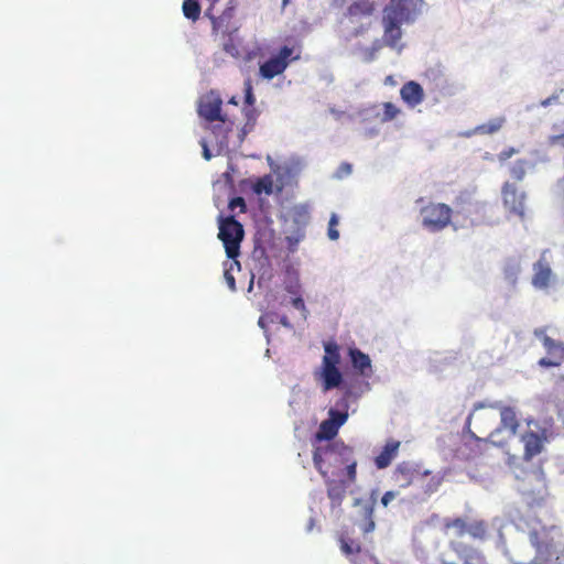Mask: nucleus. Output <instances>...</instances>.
I'll list each match as a JSON object with an SVG mask.
<instances>
[{
  "label": "nucleus",
  "mask_w": 564,
  "mask_h": 564,
  "mask_svg": "<svg viewBox=\"0 0 564 564\" xmlns=\"http://www.w3.org/2000/svg\"><path fill=\"white\" fill-rule=\"evenodd\" d=\"M313 463L323 478L329 477L330 474L335 475L334 469L345 466L348 484H354L357 479V460L354 448L340 440L333 441L326 446H315Z\"/></svg>",
  "instance_id": "obj_1"
},
{
  "label": "nucleus",
  "mask_w": 564,
  "mask_h": 564,
  "mask_svg": "<svg viewBox=\"0 0 564 564\" xmlns=\"http://www.w3.org/2000/svg\"><path fill=\"white\" fill-rule=\"evenodd\" d=\"M424 198L416 199L420 208L421 225L430 232H438L447 228L452 223L453 209L444 203L429 202L424 204Z\"/></svg>",
  "instance_id": "obj_2"
},
{
  "label": "nucleus",
  "mask_w": 564,
  "mask_h": 564,
  "mask_svg": "<svg viewBox=\"0 0 564 564\" xmlns=\"http://www.w3.org/2000/svg\"><path fill=\"white\" fill-rule=\"evenodd\" d=\"M324 351L322 367L316 376L322 379L324 391H328L339 388L343 383V375L338 368L340 362L339 346L335 341H327L324 344Z\"/></svg>",
  "instance_id": "obj_3"
},
{
  "label": "nucleus",
  "mask_w": 564,
  "mask_h": 564,
  "mask_svg": "<svg viewBox=\"0 0 564 564\" xmlns=\"http://www.w3.org/2000/svg\"><path fill=\"white\" fill-rule=\"evenodd\" d=\"M245 230L242 225L234 216L220 218L218 238L221 240L226 254L234 260V264L239 267L236 258L240 253V243L243 239Z\"/></svg>",
  "instance_id": "obj_4"
},
{
  "label": "nucleus",
  "mask_w": 564,
  "mask_h": 564,
  "mask_svg": "<svg viewBox=\"0 0 564 564\" xmlns=\"http://www.w3.org/2000/svg\"><path fill=\"white\" fill-rule=\"evenodd\" d=\"M351 390L349 388H346L343 400H341V406L344 408L343 411L336 410V409H329L328 411V419L324 420L315 433V441L322 442V441H333L335 436L338 434L339 427L344 425L348 419V400L351 398Z\"/></svg>",
  "instance_id": "obj_5"
},
{
  "label": "nucleus",
  "mask_w": 564,
  "mask_h": 564,
  "mask_svg": "<svg viewBox=\"0 0 564 564\" xmlns=\"http://www.w3.org/2000/svg\"><path fill=\"white\" fill-rule=\"evenodd\" d=\"M443 530L445 534L449 531L456 538H462L465 534L470 535L474 540L485 541L488 539L489 530L488 523L485 520H473L470 522L466 519L457 518H445L443 521Z\"/></svg>",
  "instance_id": "obj_6"
},
{
  "label": "nucleus",
  "mask_w": 564,
  "mask_h": 564,
  "mask_svg": "<svg viewBox=\"0 0 564 564\" xmlns=\"http://www.w3.org/2000/svg\"><path fill=\"white\" fill-rule=\"evenodd\" d=\"M488 408L498 410L500 414V424L498 427L492 430L489 435L488 440H490V443L498 447H503L507 442L502 441H496L495 437L502 431L507 430L509 431L511 436L517 435L518 430L520 427V421L518 417V411L514 406L511 405H505L501 402H494L489 403Z\"/></svg>",
  "instance_id": "obj_7"
},
{
  "label": "nucleus",
  "mask_w": 564,
  "mask_h": 564,
  "mask_svg": "<svg viewBox=\"0 0 564 564\" xmlns=\"http://www.w3.org/2000/svg\"><path fill=\"white\" fill-rule=\"evenodd\" d=\"M221 106L220 95L215 90H209L199 98L197 112L207 122L220 121L227 124L228 130H231L234 122L221 112Z\"/></svg>",
  "instance_id": "obj_8"
},
{
  "label": "nucleus",
  "mask_w": 564,
  "mask_h": 564,
  "mask_svg": "<svg viewBox=\"0 0 564 564\" xmlns=\"http://www.w3.org/2000/svg\"><path fill=\"white\" fill-rule=\"evenodd\" d=\"M293 52V47L286 45L282 46L276 55L270 57L268 61L260 65V76L270 80L275 76L283 74L288 68L290 61L292 59Z\"/></svg>",
  "instance_id": "obj_9"
},
{
  "label": "nucleus",
  "mask_w": 564,
  "mask_h": 564,
  "mask_svg": "<svg viewBox=\"0 0 564 564\" xmlns=\"http://www.w3.org/2000/svg\"><path fill=\"white\" fill-rule=\"evenodd\" d=\"M431 476V471L421 473L417 466L411 462L399 463L391 473V481L400 489L409 488L416 479Z\"/></svg>",
  "instance_id": "obj_10"
},
{
  "label": "nucleus",
  "mask_w": 564,
  "mask_h": 564,
  "mask_svg": "<svg viewBox=\"0 0 564 564\" xmlns=\"http://www.w3.org/2000/svg\"><path fill=\"white\" fill-rule=\"evenodd\" d=\"M327 489V497L329 499V517L334 520H339L343 514L341 505L346 498L347 480L324 478Z\"/></svg>",
  "instance_id": "obj_11"
},
{
  "label": "nucleus",
  "mask_w": 564,
  "mask_h": 564,
  "mask_svg": "<svg viewBox=\"0 0 564 564\" xmlns=\"http://www.w3.org/2000/svg\"><path fill=\"white\" fill-rule=\"evenodd\" d=\"M486 406H488V404H486L484 402H478L474 405V411L467 416L464 430L469 435L470 438H473L477 442L490 443V440H488V437L480 438L471 430L473 422L475 423L476 429L481 433L489 430L490 426L492 425V423L495 421V416L492 414L476 413V411H478L480 409H485Z\"/></svg>",
  "instance_id": "obj_12"
},
{
  "label": "nucleus",
  "mask_w": 564,
  "mask_h": 564,
  "mask_svg": "<svg viewBox=\"0 0 564 564\" xmlns=\"http://www.w3.org/2000/svg\"><path fill=\"white\" fill-rule=\"evenodd\" d=\"M520 441L523 444V460L530 462L542 453L544 444L547 441L546 430L541 429L540 432L531 430L525 431L521 434Z\"/></svg>",
  "instance_id": "obj_13"
},
{
  "label": "nucleus",
  "mask_w": 564,
  "mask_h": 564,
  "mask_svg": "<svg viewBox=\"0 0 564 564\" xmlns=\"http://www.w3.org/2000/svg\"><path fill=\"white\" fill-rule=\"evenodd\" d=\"M213 8H208L205 14L212 20L213 24V35L215 37L225 39L227 35H231L235 31L232 25L234 18V7H228L219 17H215L212 14Z\"/></svg>",
  "instance_id": "obj_14"
},
{
  "label": "nucleus",
  "mask_w": 564,
  "mask_h": 564,
  "mask_svg": "<svg viewBox=\"0 0 564 564\" xmlns=\"http://www.w3.org/2000/svg\"><path fill=\"white\" fill-rule=\"evenodd\" d=\"M554 280V274L550 263L545 260V252L533 264L532 285L538 290H546L551 286Z\"/></svg>",
  "instance_id": "obj_15"
},
{
  "label": "nucleus",
  "mask_w": 564,
  "mask_h": 564,
  "mask_svg": "<svg viewBox=\"0 0 564 564\" xmlns=\"http://www.w3.org/2000/svg\"><path fill=\"white\" fill-rule=\"evenodd\" d=\"M524 193L519 192L517 186L511 183H505L502 186V199L509 210L520 217L524 216Z\"/></svg>",
  "instance_id": "obj_16"
},
{
  "label": "nucleus",
  "mask_w": 564,
  "mask_h": 564,
  "mask_svg": "<svg viewBox=\"0 0 564 564\" xmlns=\"http://www.w3.org/2000/svg\"><path fill=\"white\" fill-rule=\"evenodd\" d=\"M404 21L399 19H392V15L384 13V34L382 40L383 44L390 46L391 48H401V46L398 44L402 37L401 24Z\"/></svg>",
  "instance_id": "obj_17"
},
{
  "label": "nucleus",
  "mask_w": 564,
  "mask_h": 564,
  "mask_svg": "<svg viewBox=\"0 0 564 564\" xmlns=\"http://www.w3.org/2000/svg\"><path fill=\"white\" fill-rule=\"evenodd\" d=\"M419 0H391L384 13L392 15V19L409 21L414 12Z\"/></svg>",
  "instance_id": "obj_18"
},
{
  "label": "nucleus",
  "mask_w": 564,
  "mask_h": 564,
  "mask_svg": "<svg viewBox=\"0 0 564 564\" xmlns=\"http://www.w3.org/2000/svg\"><path fill=\"white\" fill-rule=\"evenodd\" d=\"M401 442L390 438L386 442L380 453L373 458V463L378 469H384L391 465L398 456Z\"/></svg>",
  "instance_id": "obj_19"
},
{
  "label": "nucleus",
  "mask_w": 564,
  "mask_h": 564,
  "mask_svg": "<svg viewBox=\"0 0 564 564\" xmlns=\"http://www.w3.org/2000/svg\"><path fill=\"white\" fill-rule=\"evenodd\" d=\"M400 96L409 107L414 108L424 100L425 94L419 83L410 80L401 87Z\"/></svg>",
  "instance_id": "obj_20"
},
{
  "label": "nucleus",
  "mask_w": 564,
  "mask_h": 564,
  "mask_svg": "<svg viewBox=\"0 0 564 564\" xmlns=\"http://www.w3.org/2000/svg\"><path fill=\"white\" fill-rule=\"evenodd\" d=\"M375 11V3L370 0H352L348 6L346 17L356 22L361 18L370 17Z\"/></svg>",
  "instance_id": "obj_21"
},
{
  "label": "nucleus",
  "mask_w": 564,
  "mask_h": 564,
  "mask_svg": "<svg viewBox=\"0 0 564 564\" xmlns=\"http://www.w3.org/2000/svg\"><path fill=\"white\" fill-rule=\"evenodd\" d=\"M351 365L361 376L370 377L372 375L371 359L358 348H350L348 351Z\"/></svg>",
  "instance_id": "obj_22"
},
{
  "label": "nucleus",
  "mask_w": 564,
  "mask_h": 564,
  "mask_svg": "<svg viewBox=\"0 0 564 564\" xmlns=\"http://www.w3.org/2000/svg\"><path fill=\"white\" fill-rule=\"evenodd\" d=\"M356 506L361 507L362 518L365 523L360 525L364 533H369L375 530L376 523L373 520L375 502L365 501L362 499L355 500Z\"/></svg>",
  "instance_id": "obj_23"
},
{
  "label": "nucleus",
  "mask_w": 564,
  "mask_h": 564,
  "mask_svg": "<svg viewBox=\"0 0 564 564\" xmlns=\"http://www.w3.org/2000/svg\"><path fill=\"white\" fill-rule=\"evenodd\" d=\"M242 113L246 119V122L241 129L242 138H243L247 133L251 132L253 130V128L256 127V123H257V120L259 117V111L256 109L254 106H251V107L249 106V107H243Z\"/></svg>",
  "instance_id": "obj_24"
},
{
  "label": "nucleus",
  "mask_w": 564,
  "mask_h": 564,
  "mask_svg": "<svg viewBox=\"0 0 564 564\" xmlns=\"http://www.w3.org/2000/svg\"><path fill=\"white\" fill-rule=\"evenodd\" d=\"M339 547H340V551L346 555V556H350V555H354V554H358L360 553L361 551V545L359 542L341 534L339 536Z\"/></svg>",
  "instance_id": "obj_25"
},
{
  "label": "nucleus",
  "mask_w": 564,
  "mask_h": 564,
  "mask_svg": "<svg viewBox=\"0 0 564 564\" xmlns=\"http://www.w3.org/2000/svg\"><path fill=\"white\" fill-rule=\"evenodd\" d=\"M383 41L380 39L375 40L370 46L361 50V58L366 63H370L377 58L378 53L383 47Z\"/></svg>",
  "instance_id": "obj_26"
},
{
  "label": "nucleus",
  "mask_w": 564,
  "mask_h": 564,
  "mask_svg": "<svg viewBox=\"0 0 564 564\" xmlns=\"http://www.w3.org/2000/svg\"><path fill=\"white\" fill-rule=\"evenodd\" d=\"M185 18L197 21L200 15V6L197 0H184L182 6Z\"/></svg>",
  "instance_id": "obj_27"
},
{
  "label": "nucleus",
  "mask_w": 564,
  "mask_h": 564,
  "mask_svg": "<svg viewBox=\"0 0 564 564\" xmlns=\"http://www.w3.org/2000/svg\"><path fill=\"white\" fill-rule=\"evenodd\" d=\"M544 348L547 354L553 355L555 358L564 359V345L556 343L549 336H545L542 340Z\"/></svg>",
  "instance_id": "obj_28"
},
{
  "label": "nucleus",
  "mask_w": 564,
  "mask_h": 564,
  "mask_svg": "<svg viewBox=\"0 0 564 564\" xmlns=\"http://www.w3.org/2000/svg\"><path fill=\"white\" fill-rule=\"evenodd\" d=\"M505 121L506 120H505L503 117H497V118L490 119L486 123L480 124L477 128V130L480 133L492 134V133L499 131L502 128Z\"/></svg>",
  "instance_id": "obj_29"
},
{
  "label": "nucleus",
  "mask_w": 564,
  "mask_h": 564,
  "mask_svg": "<svg viewBox=\"0 0 564 564\" xmlns=\"http://www.w3.org/2000/svg\"><path fill=\"white\" fill-rule=\"evenodd\" d=\"M401 110L392 102H383L382 104V115L380 120L382 122H389L395 119L400 115Z\"/></svg>",
  "instance_id": "obj_30"
},
{
  "label": "nucleus",
  "mask_w": 564,
  "mask_h": 564,
  "mask_svg": "<svg viewBox=\"0 0 564 564\" xmlns=\"http://www.w3.org/2000/svg\"><path fill=\"white\" fill-rule=\"evenodd\" d=\"M253 191L257 194H261V193L271 194L272 193L271 178L269 176L259 178L253 186Z\"/></svg>",
  "instance_id": "obj_31"
},
{
  "label": "nucleus",
  "mask_w": 564,
  "mask_h": 564,
  "mask_svg": "<svg viewBox=\"0 0 564 564\" xmlns=\"http://www.w3.org/2000/svg\"><path fill=\"white\" fill-rule=\"evenodd\" d=\"M443 477L441 476H431L426 485L424 486V494L432 495L436 492L442 485Z\"/></svg>",
  "instance_id": "obj_32"
},
{
  "label": "nucleus",
  "mask_w": 564,
  "mask_h": 564,
  "mask_svg": "<svg viewBox=\"0 0 564 564\" xmlns=\"http://www.w3.org/2000/svg\"><path fill=\"white\" fill-rule=\"evenodd\" d=\"M338 217L336 214H332L328 221L327 236L330 240H337L339 238V231L337 230Z\"/></svg>",
  "instance_id": "obj_33"
},
{
  "label": "nucleus",
  "mask_w": 564,
  "mask_h": 564,
  "mask_svg": "<svg viewBox=\"0 0 564 564\" xmlns=\"http://www.w3.org/2000/svg\"><path fill=\"white\" fill-rule=\"evenodd\" d=\"M245 107H251L256 104V97L253 95V88L250 79L245 82Z\"/></svg>",
  "instance_id": "obj_34"
},
{
  "label": "nucleus",
  "mask_w": 564,
  "mask_h": 564,
  "mask_svg": "<svg viewBox=\"0 0 564 564\" xmlns=\"http://www.w3.org/2000/svg\"><path fill=\"white\" fill-rule=\"evenodd\" d=\"M226 37V41L223 43V50L234 57L238 56L239 51L234 40L231 39L230 35H227Z\"/></svg>",
  "instance_id": "obj_35"
},
{
  "label": "nucleus",
  "mask_w": 564,
  "mask_h": 564,
  "mask_svg": "<svg viewBox=\"0 0 564 564\" xmlns=\"http://www.w3.org/2000/svg\"><path fill=\"white\" fill-rule=\"evenodd\" d=\"M291 303L294 308L299 310L302 313L303 318L306 319L307 315H308V311L306 308V305H305L302 296L297 295V296L293 297Z\"/></svg>",
  "instance_id": "obj_36"
},
{
  "label": "nucleus",
  "mask_w": 564,
  "mask_h": 564,
  "mask_svg": "<svg viewBox=\"0 0 564 564\" xmlns=\"http://www.w3.org/2000/svg\"><path fill=\"white\" fill-rule=\"evenodd\" d=\"M525 174L524 170V161H518L513 167L511 169V175L518 180L521 181Z\"/></svg>",
  "instance_id": "obj_37"
},
{
  "label": "nucleus",
  "mask_w": 564,
  "mask_h": 564,
  "mask_svg": "<svg viewBox=\"0 0 564 564\" xmlns=\"http://www.w3.org/2000/svg\"><path fill=\"white\" fill-rule=\"evenodd\" d=\"M238 207L241 209V212H245V209H246L245 199L242 197H234L232 199H230V202L228 204V208L234 212Z\"/></svg>",
  "instance_id": "obj_38"
},
{
  "label": "nucleus",
  "mask_w": 564,
  "mask_h": 564,
  "mask_svg": "<svg viewBox=\"0 0 564 564\" xmlns=\"http://www.w3.org/2000/svg\"><path fill=\"white\" fill-rule=\"evenodd\" d=\"M398 495H399V491H394V490L386 491V492L383 494V496L381 497V505H382L383 507H388V506H389V503H390L391 501H393V500L397 498V496H398Z\"/></svg>",
  "instance_id": "obj_39"
},
{
  "label": "nucleus",
  "mask_w": 564,
  "mask_h": 564,
  "mask_svg": "<svg viewBox=\"0 0 564 564\" xmlns=\"http://www.w3.org/2000/svg\"><path fill=\"white\" fill-rule=\"evenodd\" d=\"M563 359H560V358H554V359H551V358H541L539 360V365L541 367H557L561 365Z\"/></svg>",
  "instance_id": "obj_40"
},
{
  "label": "nucleus",
  "mask_w": 564,
  "mask_h": 564,
  "mask_svg": "<svg viewBox=\"0 0 564 564\" xmlns=\"http://www.w3.org/2000/svg\"><path fill=\"white\" fill-rule=\"evenodd\" d=\"M516 153H517V150L514 148H507L498 154V159H499V161L503 162V161H507L508 159H510Z\"/></svg>",
  "instance_id": "obj_41"
},
{
  "label": "nucleus",
  "mask_w": 564,
  "mask_h": 564,
  "mask_svg": "<svg viewBox=\"0 0 564 564\" xmlns=\"http://www.w3.org/2000/svg\"><path fill=\"white\" fill-rule=\"evenodd\" d=\"M352 171L351 164L347 162H343L338 167V174L339 176L349 175Z\"/></svg>",
  "instance_id": "obj_42"
},
{
  "label": "nucleus",
  "mask_w": 564,
  "mask_h": 564,
  "mask_svg": "<svg viewBox=\"0 0 564 564\" xmlns=\"http://www.w3.org/2000/svg\"><path fill=\"white\" fill-rule=\"evenodd\" d=\"M225 280H226L227 285L229 286V289L231 291H235L236 290V280H235L234 275L230 273L229 270L225 271Z\"/></svg>",
  "instance_id": "obj_43"
},
{
  "label": "nucleus",
  "mask_w": 564,
  "mask_h": 564,
  "mask_svg": "<svg viewBox=\"0 0 564 564\" xmlns=\"http://www.w3.org/2000/svg\"><path fill=\"white\" fill-rule=\"evenodd\" d=\"M273 315H274V314H268L267 316H261V317L259 318V321H258V325H259L261 328L265 329V328H267V325H265V318L270 317V321H271V322H273V318H272V316H273Z\"/></svg>",
  "instance_id": "obj_44"
},
{
  "label": "nucleus",
  "mask_w": 564,
  "mask_h": 564,
  "mask_svg": "<svg viewBox=\"0 0 564 564\" xmlns=\"http://www.w3.org/2000/svg\"><path fill=\"white\" fill-rule=\"evenodd\" d=\"M279 321H280L281 325H283L286 328H292L293 327L292 324L289 321V317L286 315H281L279 317Z\"/></svg>",
  "instance_id": "obj_45"
},
{
  "label": "nucleus",
  "mask_w": 564,
  "mask_h": 564,
  "mask_svg": "<svg viewBox=\"0 0 564 564\" xmlns=\"http://www.w3.org/2000/svg\"><path fill=\"white\" fill-rule=\"evenodd\" d=\"M552 141H553V143H558V144H562L564 147V133L558 134V135H554L552 138Z\"/></svg>",
  "instance_id": "obj_46"
},
{
  "label": "nucleus",
  "mask_w": 564,
  "mask_h": 564,
  "mask_svg": "<svg viewBox=\"0 0 564 564\" xmlns=\"http://www.w3.org/2000/svg\"><path fill=\"white\" fill-rule=\"evenodd\" d=\"M203 155H204V158H205L206 160H210V158H212L210 151H209V149L207 148V145H206V144H204Z\"/></svg>",
  "instance_id": "obj_47"
},
{
  "label": "nucleus",
  "mask_w": 564,
  "mask_h": 564,
  "mask_svg": "<svg viewBox=\"0 0 564 564\" xmlns=\"http://www.w3.org/2000/svg\"><path fill=\"white\" fill-rule=\"evenodd\" d=\"M296 213L300 215V216H304L306 217L307 216V213L306 210H304L303 208H295Z\"/></svg>",
  "instance_id": "obj_48"
},
{
  "label": "nucleus",
  "mask_w": 564,
  "mask_h": 564,
  "mask_svg": "<svg viewBox=\"0 0 564 564\" xmlns=\"http://www.w3.org/2000/svg\"><path fill=\"white\" fill-rule=\"evenodd\" d=\"M229 104H231V105H234V106H237V105H238V100H237V98H236V97H231V98L229 99Z\"/></svg>",
  "instance_id": "obj_49"
},
{
  "label": "nucleus",
  "mask_w": 564,
  "mask_h": 564,
  "mask_svg": "<svg viewBox=\"0 0 564 564\" xmlns=\"http://www.w3.org/2000/svg\"><path fill=\"white\" fill-rule=\"evenodd\" d=\"M290 0H282V8H285L289 4Z\"/></svg>",
  "instance_id": "obj_50"
},
{
  "label": "nucleus",
  "mask_w": 564,
  "mask_h": 564,
  "mask_svg": "<svg viewBox=\"0 0 564 564\" xmlns=\"http://www.w3.org/2000/svg\"><path fill=\"white\" fill-rule=\"evenodd\" d=\"M314 522H315V520H314V519H311V520H310V528H308V530H311V529L313 528Z\"/></svg>",
  "instance_id": "obj_51"
},
{
  "label": "nucleus",
  "mask_w": 564,
  "mask_h": 564,
  "mask_svg": "<svg viewBox=\"0 0 564 564\" xmlns=\"http://www.w3.org/2000/svg\"><path fill=\"white\" fill-rule=\"evenodd\" d=\"M288 291H289V293H293V294H295V293H296L295 291H293V290H291V289H288Z\"/></svg>",
  "instance_id": "obj_52"
},
{
  "label": "nucleus",
  "mask_w": 564,
  "mask_h": 564,
  "mask_svg": "<svg viewBox=\"0 0 564 564\" xmlns=\"http://www.w3.org/2000/svg\"><path fill=\"white\" fill-rule=\"evenodd\" d=\"M217 0H213V4L216 2Z\"/></svg>",
  "instance_id": "obj_53"
}]
</instances>
